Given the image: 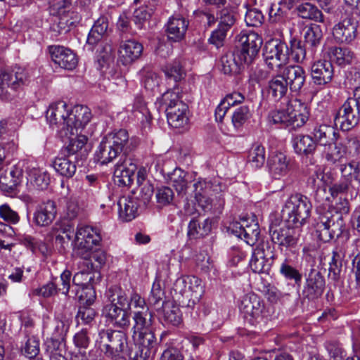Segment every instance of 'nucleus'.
Segmentation results:
<instances>
[{
	"label": "nucleus",
	"instance_id": "8fccbe9b",
	"mask_svg": "<svg viewBox=\"0 0 360 360\" xmlns=\"http://www.w3.org/2000/svg\"><path fill=\"white\" fill-rule=\"evenodd\" d=\"M165 297V291L162 289L160 282L155 281L148 299V304L155 307L156 310H159L166 303L164 300ZM167 302H169L167 301Z\"/></svg>",
	"mask_w": 360,
	"mask_h": 360
},
{
	"label": "nucleus",
	"instance_id": "2f4dec72",
	"mask_svg": "<svg viewBox=\"0 0 360 360\" xmlns=\"http://www.w3.org/2000/svg\"><path fill=\"white\" fill-rule=\"evenodd\" d=\"M242 53H238L236 51L228 52L221 58V71L225 75H232L238 73L241 67L244 65H250L244 60Z\"/></svg>",
	"mask_w": 360,
	"mask_h": 360
},
{
	"label": "nucleus",
	"instance_id": "4be33fe9",
	"mask_svg": "<svg viewBox=\"0 0 360 360\" xmlns=\"http://www.w3.org/2000/svg\"><path fill=\"white\" fill-rule=\"evenodd\" d=\"M110 145L121 153L123 151L125 155L134 150L139 144V141L135 137L129 138L126 129H119L107 134L104 138Z\"/></svg>",
	"mask_w": 360,
	"mask_h": 360
},
{
	"label": "nucleus",
	"instance_id": "58836bf2",
	"mask_svg": "<svg viewBox=\"0 0 360 360\" xmlns=\"http://www.w3.org/2000/svg\"><path fill=\"white\" fill-rule=\"evenodd\" d=\"M27 180L37 189L44 190L49 184L48 174L39 168L29 165L26 167Z\"/></svg>",
	"mask_w": 360,
	"mask_h": 360
},
{
	"label": "nucleus",
	"instance_id": "c9c22d12",
	"mask_svg": "<svg viewBox=\"0 0 360 360\" xmlns=\"http://www.w3.org/2000/svg\"><path fill=\"white\" fill-rule=\"evenodd\" d=\"M119 155L120 153L117 151V149H115L103 139L95 153V159L102 165H108L117 158Z\"/></svg>",
	"mask_w": 360,
	"mask_h": 360
},
{
	"label": "nucleus",
	"instance_id": "20e7f679",
	"mask_svg": "<svg viewBox=\"0 0 360 360\" xmlns=\"http://www.w3.org/2000/svg\"><path fill=\"white\" fill-rule=\"evenodd\" d=\"M307 105L299 98L290 101L286 108L273 110L268 115L269 122L292 129L302 127L309 118Z\"/></svg>",
	"mask_w": 360,
	"mask_h": 360
},
{
	"label": "nucleus",
	"instance_id": "13d9d810",
	"mask_svg": "<svg viewBox=\"0 0 360 360\" xmlns=\"http://www.w3.org/2000/svg\"><path fill=\"white\" fill-rule=\"evenodd\" d=\"M304 37L305 41L309 44L310 46L313 47L317 46L323 37V33L321 28L318 25H311L310 27H307Z\"/></svg>",
	"mask_w": 360,
	"mask_h": 360
},
{
	"label": "nucleus",
	"instance_id": "f03ea898",
	"mask_svg": "<svg viewBox=\"0 0 360 360\" xmlns=\"http://www.w3.org/2000/svg\"><path fill=\"white\" fill-rule=\"evenodd\" d=\"M89 108L84 105L69 106L65 101L51 103L46 112L49 124L59 130L60 135L72 134L74 130L86 126L91 119Z\"/></svg>",
	"mask_w": 360,
	"mask_h": 360
},
{
	"label": "nucleus",
	"instance_id": "1a4fd4ad",
	"mask_svg": "<svg viewBox=\"0 0 360 360\" xmlns=\"http://www.w3.org/2000/svg\"><path fill=\"white\" fill-rule=\"evenodd\" d=\"M30 76L27 70L20 66L0 72V98L7 99L9 90H16L29 82Z\"/></svg>",
	"mask_w": 360,
	"mask_h": 360
},
{
	"label": "nucleus",
	"instance_id": "37998d69",
	"mask_svg": "<svg viewBox=\"0 0 360 360\" xmlns=\"http://www.w3.org/2000/svg\"><path fill=\"white\" fill-rule=\"evenodd\" d=\"M333 150L325 153L326 160L331 164L340 162V165L346 159L347 154V146L345 144V139L340 142H335Z\"/></svg>",
	"mask_w": 360,
	"mask_h": 360
},
{
	"label": "nucleus",
	"instance_id": "bf43d9fd",
	"mask_svg": "<svg viewBox=\"0 0 360 360\" xmlns=\"http://www.w3.org/2000/svg\"><path fill=\"white\" fill-rule=\"evenodd\" d=\"M155 196L158 205L163 207L173 202L174 193L169 187L162 186L158 188Z\"/></svg>",
	"mask_w": 360,
	"mask_h": 360
},
{
	"label": "nucleus",
	"instance_id": "a878e982",
	"mask_svg": "<svg viewBox=\"0 0 360 360\" xmlns=\"http://www.w3.org/2000/svg\"><path fill=\"white\" fill-rule=\"evenodd\" d=\"M56 309L58 316L60 314H62L63 309L65 311L64 314H62L60 319L58 318L56 319L55 326L52 333V339L59 340L63 338L69 329L70 319L72 317V312L71 305L69 304L68 301L63 306H57Z\"/></svg>",
	"mask_w": 360,
	"mask_h": 360
},
{
	"label": "nucleus",
	"instance_id": "6e6552de",
	"mask_svg": "<svg viewBox=\"0 0 360 360\" xmlns=\"http://www.w3.org/2000/svg\"><path fill=\"white\" fill-rule=\"evenodd\" d=\"M98 336L100 349L106 357L112 360H126L124 351L127 347V336L124 332L103 329Z\"/></svg>",
	"mask_w": 360,
	"mask_h": 360
},
{
	"label": "nucleus",
	"instance_id": "b1692460",
	"mask_svg": "<svg viewBox=\"0 0 360 360\" xmlns=\"http://www.w3.org/2000/svg\"><path fill=\"white\" fill-rule=\"evenodd\" d=\"M57 214L56 204L53 200H47L39 205L34 212L33 221L41 227L52 224Z\"/></svg>",
	"mask_w": 360,
	"mask_h": 360
},
{
	"label": "nucleus",
	"instance_id": "680f3d73",
	"mask_svg": "<svg viewBox=\"0 0 360 360\" xmlns=\"http://www.w3.org/2000/svg\"><path fill=\"white\" fill-rule=\"evenodd\" d=\"M153 12V8L147 6H141L136 9L133 15V20L139 29H141L143 23L148 20Z\"/></svg>",
	"mask_w": 360,
	"mask_h": 360
},
{
	"label": "nucleus",
	"instance_id": "dca6fc26",
	"mask_svg": "<svg viewBox=\"0 0 360 360\" xmlns=\"http://www.w3.org/2000/svg\"><path fill=\"white\" fill-rule=\"evenodd\" d=\"M325 288V279L321 272L311 269L306 276L302 295L309 300H314L321 297Z\"/></svg>",
	"mask_w": 360,
	"mask_h": 360
},
{
	"label": "nucleus",
	"instance_id": "7ed1b4c3",
	"mask_svg": "<svg viewBox=\"0 0 360 360\" xmlns=\"http://www.w3.org/2000/svg\"><path fill=\"white\" fill-rule=\"evenodd\" d=\"M334 208L336 214L327 210L320 213L316 224V231L321 240L324 243L339 238L345 228V223L341 214L349 212V202L346 198L340 197L337 199Z\"/></svg>",
	"mask_w": 360,
	"mask_h": 360
},
{
	"label": "nucleus",
	"instance_id": "5fc2aeb1",
	"mask_svg": "<svg viewBox=\"0 0 360 360\" xmlns=\"http://www.w3.org/2000/svg\"><path fill=\"white\" fill-rule=\"evenodd\" d=\"M217 19L218 21V27L224 28L228 31L236 22V17L233 11L226 7L217 12Z\"/></svg>",
	"mask_w": 360,
	"mask_h": 360
},
{
	"label": "nucleus",
	"instance_id": "a18cd8bd",
	"mask_svg": "<svg viewBox=\"0 0 360 360\" xmlns=\"http://www.w3.org/2000/svg\"><path fill=\"white\" fill-rule=\"evenodd\" d=\"M52 165L58 174L67 178L72 177L75 174L77 168L75 162L65 157L56 158Z\"/></svg>",
	"mask_w": 360,
	"mask_h": 360
},
{
	"label": "nucleus",
	"instance_id": "bb28decb",
	"mask_svg": "<svg viewBox=\"0 0 360 360\" xmlns=\"http://www.w3.org/2000/svg\"><path fill=\"white\" fill-rule=\"evenodd\" d=\"M118 214L123 221H130L139 214V200L134 195H124L118 202Z\"/></svg>",
	"mask_w": 360,
	"mask_h": 360
},
{
	"label": "nucleus",
	"instance_id": "f257e3e1",
	"mask_svg": "<svg viewBox=\"0 0 360 360\" xmlns=\"http://www.w3.org/2000/svg\"><path fill=\"white\" fill-rule=\"evenodd\" d=\"M106 295L110 302L104 306L103 315L113 326L127 329L130 326V311L134 309L131 328L132 335L152 329L153 316L143 298L136 291H124L119 288H110Z\"/></svg>",
	"mask_w": 360,
	"mask_h": 360
},
{
	"label": "nucleus",
	"instance_id": "ddd939ff",
	"mask_svg": "<svg viewBox=\"0 0 360 360\" xmlns=\"http://www.w3.org/2000/svg\"><path fill=\"white\" fill-rule=\"evenodd\" d=\"M287 224L282 226L271 224L269 226V234L271 240L281 247L294 248L298 243L301 233L300 228L290 227Z\"/></svg>",
	"mask_w": 360,
	"mask_h": 360
},
{
	"label": "nucleus",
	"instance_id": "39448f33",
	"mask_svg": "<svg viewBox=\"0 0 360 360\" xmlns=\"http://www.w3.org/2000/svg\"><path fill=\"white\" fill-rule=\"evenodd\" d=\"M193 186L195 198L205 212L214 214L222 212L225 201L221 194L218 195L222 191L219 183L199 180Z\"/></svg>",
	"mask_w": 360,
	"mask_h": 360
},
{
	"label": "nucleus",
	"instance_id": "4d7b16f0",
	"mask_svg": "<svg viewBox=\"0 0 360 360\" xmlns=\"http://www.w3.org/2000/svg\"><path fill=\"white\" fill-rule=\"evenodd\" d=\"M251 117L248 106L243 105L237 108L231 116L232 124L236 129H240Z\"/></svg>",
	"mask_w": 360,
	"mask_h": 360
},
{
	"label": "nucleus",
	"instance_id": "6ab92c4d",
	"mask_svg": "<svg viewBox=\"0 0 360 360\" xmlns=\"http://www.w3.org/2000/svg\"><path fill=\"white\" fill-rule=\"evenodd\" d=\"M281 74L290 91L299 95L306 83L307 73L304 69L300 65H289L283 69Z\"/></svg>",
	"mask_w": 360,
	"mask_h": 360
},
{
	"label": "nucleus",
	"instance_id": "ea45409f",
	"mask_svg": "<svg viewBox=\"0 0 360 360\" xmlns=\"http://www.w3.org/2000/svg\"><path fill=\"white\" fill-rule=\"evenodd\" d=\"M243 239L249 245H252L258 240L259 229L258 223L254 219L243 217Z\"/></svg>",
	"mask_w": 360,
	"mask_h": 360
},
{
	"label": "nucleus",
	"instance_id": "a211bd4d",
	"mask_svg": "<svg viewBox=\"0 0 360 360\" xmlns=\"http://www.w3.org/2000/svg\"><path fill=\"white\" fill-rule=\"evenodd\" d=\"M358 22L350 17L345 18L336 24L333 29V35L338 43L350 44L356 37Z\"/></svg>",
	"mask_w": 360,
	"mask_h": 360
},
{
	"label": "nucleus",
	"instance_id": "c85d7f7f",
	"mask_svg": "<svg viewBox=\"0 0 360 360\" xmlns=\"http://www.w3.org/2000/svg\"><path fill=\"white\" fill-rule=\"evenodd\" d=\"M86 126L79 127L77 130H74L72 134L67 135H60L63 137H66L68 139V144L65 147V150L68 155L79 154L81 157L86 155V150H83L87 142V137L82 132Z\"/></svg>",
	"mask_w": 360,
	"mask_h": 360
},
{
	"label": "nucleus",
	"instance_id": "603ef678",
	"mask_svg": "<svg viewBox=\"0 0 360 360\" xmlns=\"http://www.w3.org/2000/svg\"><path fill=\"white\" fill-rule=\"evenodd\" d=\"M188 176V173L180 168H176L169 175L170 183L178 193L186 189Z\"/></svg>",
	"mask_w": 360,
	"mask_h": 360
},
{
	"label": "nucleus",
	"instance_id": "cd10ccee",
	"mask_svg": "<svg viewBox=\"0 0 360 360\" xmlns=\"http://www.w3.org/2000/svg\"><path fill=\"white\" fill-rule=\"evenodd\" d=\"M136 169L135 164L130 160H124L122 158L119 162L115 165L114 171V180L119 186H129L133 181L134 172Z\"/></svg>",
	"mask_w": 360,
	"mask_h": 360
},
{
	"label": "nucleus",
	"instance_id": "864d4df0",
	"mask_svg": "<svg viewBox=\"0 0 360 360\" xmlns=\"http://www.w3.org/2000/svg\"><path fill=\"white\" fill-rule=\"evenodd\" d=\"M25 244L30 248L33 252L38 251L45 257L51 255L52 252L51 245L30 236L25 238Z\"/></svg>",
	"mask_w": 360,
	"mask_h": 360
},
{
	"label": "nucleus",
	"instance_id": "e433bc0d",
	"mask_svg": "<svg viewBox=\"0 0 360 360\" xmlns=\"http://www.w3.org/2000/svg\"><path fill=\"white\" fill-rule=\"evenodd\" d=\"M82 259L79 264L86 268V271H98L103 267L106 262V255L104 251L98 250L93 252H88L86 257H79Z\"/></svg>",
	"mask_w": 360,
	"mask_h": 360
},
{
	"label": "nucleus",
	"instance_id": "4c0bfd02",
	"mask_svg": "<svg viewBox=\"0 0 360 360\" xmlns=\"http://www.w3.org/2000/svg\"><path fill=\"white\" fill-rule=\"evenodd\" d=\"M132 111L135 117L141 122L142 128L143 129H149L152 116L142 97L138 96L135 98Z\"/></svg>",
	"mask_w": 360,
	"mask_h": 360
},
{
	"label": "nucleus",
	"instance_id": "473e14b6",
	"mask_svg": "<svg viewBox=\"0 0 360 360\" xmlns=\"http://www.w3.org/2000/svg\"><path fill=\"white\" fill-rule=\"evenodd\" d=\"M312 134L316 143L329 147L338 141L339 138L338 131L334 127L327 124L315 126Z\"/></svg>",
	"mask_w": 360,
	"mask_h": 360
},
{
	"label": "nucleus",
	"instance_id": "4468645a",
	"mask_svg": "<svg viewBox=\"0 0 360 360\" xmlns=\"http://www.w3.org/2000/svg\"><path fill=\"white\" fill-rule=\"evenodd\" d=\"M240 48L236 49L246 63L251 64L262 45V37L255 32L242 31L237 37Z\"/></svg>",
	"mask_w": 360,
	"mask_h": 360
},
{
	"label": "nucleus",
	"instance_id": "e2e57ef3",
	"mask_svg": "<svg viewBox=\"0 0 360 360\" xmlns=\"http://www.w3.org/2000/svg\"><path fill=\"white\" fill-rule=\"evenodd\" d=\"M188 294L194 296L195 300H200L203 293L202 281L196 276H188Z\"/></svg>",
	"mask_w": 360,
	"mask_h": 360
},
{
	"label": "nucleus",
	"instance_id": "f3484780",
	"mask_svg": "<svg viewBox=\"0 0 360 360\" xmlns=\"http://www.w3.org/2000/svg\"><path fill=\"white\" fill-rule=\"evenodd\" d=\"M310 75L314 84L320 86L327 85L334 76L332 63L325 59L314 61L311 65Z\"/></svg>",
	"mask_w": 360,
	"mask_h": 360
},
{
	"label": "nucleus",
	"instance_id": "f8f14e48",
	"mask_svg": "<svg viewBox=\"0 0 360 360\" xmlns=\"http://www.w3.org/2000/svg\"><path fill=\"white\" fill-rule=\"evenodd\" d=\"M360 106L355 98L349 97L343 103L335 117V124L342 130L348 131L354 127L359 121Z\"/></svg>",
	"mask_w": 360,
	"mask_h": 360
},
{
	"label": "nucleus",
	"instance_id": "9d476101",
	"mask_svg": "<svg viewBox=\"0 0 360 360\" xmlns=\"http://www.w3.org/2000/svg\"><path fill=\"white\" fill-rule=\"evenodd\" d=\"M136 350L131 352V360H153L158 350L159 342L153 330L143 332L140 335H132Z\"/></svg>",
	"mask_w": 360,
	"mask_h": 360
},
{
	"label": "nucleus",
	"instance_id": "a19ab883",
	"mask_svg": "<svg viewBox=\"0 0 360 360\" xmlns=\"http://www.w3.org/2000/svg\"><path fill=\"white\" fill-rule=\"evenodd\" d=\"M212 229L211 221L205 219L202 222L192 219L188 226V236L190 238H197L208 235Z\"/></svg>",
	"mask_w": 360,
	"mask_h": 360
},
{
	"label": "nucleus",
	"instance_id": "774afa93",
	"mask_svg": "<svg viewBox=\"0 0 360 360\" xmlns=\"http://www.w3.org/2000/svg\"><path fill=\"white\" fill-rule=\"evenodd\" d=\"M269 76V72L262 67L257 65L252 67L249 72V81L252 84L259 83L265 80Z\"/></svg>",
	"mask_w": 360,
	"mask_h": 360
},
{
	"label": "nucleus",
	"instance_id": "69168bd1",
	"mask_svg": "<svg viewBox=\"0 0 360 360\" xmlns=\"http://www.w3.org/2000/svg\"><path fill=\"white\" fill-rule=\"evenodd\" d=\"M264 16L260 11L252 8L247 11L245 15V21L248 26L257 27L262 25Z\"/></svg>",
	"mask_w": 360,
	"mask_h": 360
},
{
	"label": "nucleus",
	"instance_id": "09e8293b",
	"mask_svg": "<svg viewBox=\"0 0 360 360\" xmlns=\"http://www.w3.org/2000/svg\"><path fill=\"white\" fill-rule=\"evenodd\" d=\"M248 161L252 167L259 168L265 162V148L259 143H254L249 150Z\"/></svg>",
	"mask_w": 360,
	"mask_h": 360
},
{
	"label": "nucleus",
	"instance_id": "f704fd0d",
	"mask_svg": "<svg viewBox=\"0 0 360 360\" xmlns=\"http://www.w3.org/2000/svg\"><path fill=\"white\" fill-rule=\"evenodd\" d=\"M288 86L282 74L274 76L268 82L267 91L274 100L279 101L288 91Z\"/></svg>",
	"mask_w": 360,
	"mask_h": 360
},
{
	"label": "nucleus",
	"instance_id": "0e129e2a",
	"mask_svg": "<svg viewBox=\"0 0 360 360\" xmlns=\"http://www.w3.org/2000/svg\"><path fill=\"white\" fill-rule=\"evenodd\" d=\"M39 352V342L34 337L29 338L22 348V352L29 359L37 356Z\"/></svg>",
	"mask_w": 360,
	"mask_h": 360
},
{
	"label": "nucleus",
	"instance_id": "de8ad7c7",
	"mask_svg": "<svg viewBox=\"0 0 360 360\" xmlns=\"http://www.w3.org/2000/svg\"><path fill=\"white\" fill-rule=\"evenodd\" d=\"M340 170L344 179H354L360 185V160H352L347 164L340 165Z\"/></svg>",
	"mask_w": 360,
	"mask_h": 360
},
{
	"label": "nucleus",
	"instance_id": "c03bdc74",
	"mask_svg": "<svg viewBox=\"0 0 360 360\" xmlns=\"http://www.w3.org/2000/svg\"><path fill=\"white\" fill-rule=\"evenodd\" d=\"M162 314L163 320L167 324L177 326L182 322V316L179 307L172 302H166L163 304Z\"/></svg>",
	"mask_w": 360,
	"mask_h": 360
},
{
	"label": "nucleus",
	"instance_id": "49530a36",
	"mask_svg": "<svg viewBox=\"0 0 360 360\" xmlns=\"http://www.w3.org/2000/svg\"><path fill=\"white\" fill-rule=\"evenodd\" d=\"M353 55V53L347 48L331 47L328 51L330 59L340 66L350 64Z\"/></svg>",
	"mask_w": 360,
	"mask_h": 360
},
{
	"label": "nucleus",
	"instance_id": "5701e85b",
	"mask_svg": "<svg viewBox=\"0 0 360 360\" xmlns=\"http://www.w3.org/2000/svg\"><path fill=\"white\" fill-rule=\"evenodd\" d=\"M52 60L60 68L72 70L77 64L76 55L70 49L54 45L49 47Z\"/></svg>",
	"mask_w": 360,
	"mask_h": 360
},
{
	"label": "nucleus",
	"instance_id": "6e6d98bb",
	"mask_svg": "<svg viewBox=\"0 0 360 360\" xmlns=\"http://www.w3.org/2000/svg\"><path fill=\"white\" fill-rule=\"evenodd\" d=\"M279 271L287 280L294 281L296 284L300 285L302 274L297 269L290 264L287 259L281 263Z\"/></svg>",
	"mask_w": 360,
	"mask_h": 360
},
{
	"label": "nucleus",
	"instance_id": "052dcab7",
	"mask_svg": "<svg viewBox=\"0 0 360 360\" xmlns=\"http://www.w3.org/2000/svg\"><path fill=\"white\" fill-rule=\"evenodd\" d=\"M95 316L96 311L93 308L83 305L79 308L76 320L78 324H89L94 320Z\"/></svg>",
	"mask_w": 360,
	"mask_h": 360
},
{
	"label": "nucleus",
	"instance_id": "79ce46f5",
	"mask_svg": "<svg viewBox=\"0 0 360 360\" xmlns=\"http://www.w3.org/2000/svg\"><path fill=\"white\" fill-rule=\"evenodd\" d=\"M141 80L145 89L155 92L159 88L160 78L150 66H145L140 71Z\"/></svg>",
	"mask_w": 360,
	"mask_h": 360
},
{
	"label": "nucleus",
	"instance_id": "412c9836",
	"mask_svg": "<svg viewBox=\"0 0 360 360\" xmlns=\"http://www.w3.org/2000/svg\"><path fill=\"white\" fill-rule=\"evenodd\" d=\"M272 257V251L269 243H261L254 250L250 261V267L253 272L262 274L269 270V258Z\"/></svg>",
	"mask_w": 360,
	"mask_h": 360
},
{
	"label": "nucleus",
	"instance_id": "c756f323",
	"mask_svg": "<svg viewBox=\"0 0 360 360\" xmlns=\"http://www.w3.org/2000/svg\"><path fill=\"white\" fill-rule=\"evenodd\" d=\"M143 52V46L135 40H127L121 43L118 53L119 58L124 65L137 60Z\"/></svg>",
	"mask_w": 360,
	"mask_h": 360
},
{
	"label": "nucleus",
	"instance_id": "72a5a7b5",
	"mask_svg": "<svg viewBox=\"0 0 360 360\" xmlns=\"http://www.w3.org/2000/svg\"><path fill=\"white\" fill-rule=\"evenodd\" d=\"M292 144L295 152L299 155L313 154L316 148L315 141L309 135H296L292 140Z\"/></svg>",
	"mask_w": 360,
	"mask_h": 360
},
{
	"label": "nucleus",
	"instance_id": "0eeeda50",
	"mask_svg": "<svg viewBox=\"0 0 360 360\" xmlns=\"http://www.w3.org/2000/svg\"><path fill=\"white\" fill-rule=\"evenodd\" d=\"M312 205L309 199L301 194H292L285 201L282 215L287 224L301 228L307 224L311 215Z\"/></svg>",
	"mask_w": 360,
	"mask_h": 360
},
{
	"label": "nucleus",
	"instance_id": "7c9ffc66",
	"mask_svg": "<svg viewBox=\"0 0 360 360\" xmlns=\"http://www.w3.org/2000/svg\"><path fill=\"white\" fill-rule=\"evenodd\" d=\"M267 166L274 179H279L289 172V160L281 153H272L267 160Z\"/></svg>",
	"mask_w": 360,
	"mask_h": 360
},
{
	"label": "nucleus",
	"instance_id": "2eb2a0df",
	"mask_svg": "<svg viewBox=\"0 0 360 360\" xmlns=\"http://www.w3.org/2000/svg\"><path fill=\"white\" fill-rule=\"evenodd\" d=\"M264 56L265 63L270 69L280 68L288 61V45L278 39L269 41L265 44Z\"/></svg>",
	"mask_w": 360,
	"mask_h": 360
},
{
	"label": "nucleus",
	"instance_id": "3c124183",
	"mask_svg": "<svg viewBox=\"0 0 360 360\" xmlns=\"http://www.w3.org/2000/svg\"><path fill=\"white\" fill-rule=\"evenodd\" d=\"M296 11L300 17L304 19L322 21V13L316 6L310 4L304 3L299 5Z\"/></svg>",
	"mask_w": 360,
	"mask_h": 360
},
{
	"label": "nucleus",
	"instance_id": "423d86ee",
	"mask_svg": "<svg viewBox=\"0 0 360 360\" xmlns=\"http://www.w3.org/2000/svg\"><path fill=\"white\" fill-rule=\"evenodd\" d=\"M162 104L166 106L168 124L173 128H184L188 124V106L182 101V93L179 87L165 92Z\"/></svg>",
	"mask_w": 360,
	"mask_h": 360
},
{
	"label": "nucleus",
	"instance_id": "393cba45",
	"mask_svg": "<svg viewBox=\"0 0 360 360\" xmlns=\"http://www.w3.org/2000/svg\"><path fill=\"white\" fill-rule=\"evenodd\" d=\"M188 27V21L180 15L169 18L166 25V33L169 40L179 42L184 37Z\"/></svg>",
	"mask_w": 360,
	"mask_h": 360
},
{
	"label": "nucleus",
	"instance_id": "338daca9",
	"mask_svg": "<svg viewBox=\"0 0 360 360\" xmlns=\"http://www.w3.org/2000/svg\"><path fill=\"white\" fill-rule=\"evenodd\" d=\"M291 55L292 60L297 63H302L306 58V50L300 41L291 42Z\"/></svg>",
	"mask_w": 360,
	"mask_h": 360
},
{
	"label": "nucleus",
	"instance_id": "9b49d317",
	"mask_svg": "<svg viewBox=\"0 0 360 360\" xmlns=\"http://www.w3.org/2000/svg\"><path fill=\"white\" fill-rule=\"evenodd\" d=\"M101 241L98 229L90 226H82L75 233L73 252L78 257H86L95 245Z\"/></svg>",
	"mask_w": 360,
	"mask_h": 360
},
{
	"label": "nucleus",
	"instance_id": "aec40b11",
	"mask_svg": "<svg viewBox=\"0 0 360 360\" xmlns=\"http://www.w3.org/2000/svg\"><path fill=\"white\" fill-rule=\"evenodd\" d=\"M264 308L262 300L254 293L245 295L239 306L240 313L250 323L262 317Z\"/></svg>",
	"mask_w": 360,
	"mask_h": 360
}]
</instances>
